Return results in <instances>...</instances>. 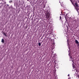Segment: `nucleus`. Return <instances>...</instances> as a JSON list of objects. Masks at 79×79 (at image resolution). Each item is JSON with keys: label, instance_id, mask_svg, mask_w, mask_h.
Returning a JSON list of instances; mask_svg holds the SVG:
<instances>
[{"label": "nucleus", "instance_id": "nucleus-1", "mask_svg": "<svg viewBox=\"0 0 79 79\" xmlns=\"http://www.w3.org/2000/svg\"><path fill=\"white\" fill-rule=\"evenodd\" d=\"M50 9H48L47 10L46 13V17L47 19H48L50 18Z\"/></svg>", "mask_w": 79, "mask_h": 79}, {"label": "nucleus", "instance_id": "nucleus-2", "mask_svg": "<svg viewBox=\"0 0 79 79\" xmlns=\"http://www.w3.org/2000/svg\"><path fill=\"white\" fill-rule=\"evenodd\" d=\"M65 18L66 20V21L65 22V25L67 24V25H69V22H68V20H67V18L66 17H65Z\"/></svg>", "mask_w": 79, "mask_h": 79}, {"label": "nucleus", "instance_id": "nucleus-3", "mask_svg": "<svg viewBox=\"0 0 79 79\" xmlns=\"http://www.w3.org/2000/svg\"><path fill=\"white\" fill-rule=\"evenodd\" d=\"M75 6H76V7H79V5L78 4V3H77V2L76 1L75 2Z\"/></svg>", "mask_w": 79, "mask_h": 79}, {"label": "nucleus", "instance_id": "nucleus-4", "mask_svg": "<svg viewBox=\"0 0 79 79\" xmlns=\"http://www.w3.org/2000/svg\"><path fill=\"white\" fill-rule=\"evenodd\" d=\"M70 61H72L73 63H74V62L73 61V59L71 56H70Z\"/></svg>", "mask_w": 79, "mask_h": 79}, {"label": "nucleus", "instance_id": "nucleus-5", "mask_svg": "<svg viewBox=\"0 0 79 79\" xmlns=\"http://www.w3.org/2000/svg\"><path fill=\"white\" fill-rule=\"evenodd\" d=\"M75 43H76V44H79V41H77V40H75Z\"/></svg>", "mask_w": 79, "mask_h": 79}, {"label": "nucleus", "instance_id": "nucleus-6", "mask_svg": "<svg viewBox=\"0 0 79 79\" xmlns=\"http://www.w3.org/2000/svg\"><path fill=\"white\" fill-rule=\"evenodd\" d=\"M75 9H76L77 11L78 12V10H79V7H75Z\"/></svg>", "mask_w": 79, "mask_h": 79}, {"label": "nucleus", "instance_id": "nucleus-7", "mask_svg": "<svg viewBox=\"0 0 79 79\" xmlns=\"http://www.w3.org/2000/svg\"><path fill=\"white\" fill-rule=\"evenodd\" d=\"M1 42L2 43H4V40L3 39H2Z\"/></svg>", "mask_w": 79, "mask_h": 79}, {"label": "nucleus", "instance_id": "nucleus-8", "mask_svg": "<svg viewBox=\"0 0 79 79\" xmlns=\"http://www.w3.org/2000/svg\"><path fill=\"white\" fill-rule=\"evenodd\" d=\"M67 45H69V40H67Z\"/></svg>", "mask_w": 79, "mask_h": 79}, {"label": "nucleus", "instance_id": "nucleus-9", "mask_svg": "<svg viewBox=\"0 0 79 79\" xmlns=\"http://www.w3.org/2000/svg\"><path fill=\"white\" fill-rule=\"evenodd\" d=\"M77 47L79 48V43L78 44H77Z\"/></svg>", "mask_w": 79, "mask_h": 79}, {"label": "nucleus", "instance_id": "nucleus-10", "mask_svg": "<svg viewBox=\"0 0 79 79\" xmlns=\"http://www.w3.org/2000/svg\"><path fill=\"white\" fill-rule=\"evenodd\" d=\"M38 45H39V46H40V45H41V44L40 43H38Z\"/></svg>", "mask_w": 79, "mask_h": 79}, {"label": "nucleus", "instance_id": "nucleus-11", "mask_svg": "<svg viewBox=\"0 0 79 79\" xmlns=\"http://www.w3.org/2000/svg\"><path fill=\"white\" fill-rule=\"evenodd\" d=\"M72 5H73V6H74L76 7V6H75V5H74V3H73V2H72Z\"/></svg>", "mask_w": 79, "mask_h": 79}, {"label": "nucleus", "instance_id": "nucleus-12", "mask_svg": "<svg viewBox=\"0 0 79 79\" xmlns=\"http://www.w3.org/2000/svg\"><path fill=\"white\" fill-rule=\"evenodd\" d=\"M66 13L65 12H64L63 13L64 15H66V14H65Z\"/></svg>", "mask_w": 79, "mask_h": 79}, {"label": "nucleus", "instance_id": "nucleus-13", "mask_svg": "<svg viewBox=\"0 0 79 79\" xmlns=\"http://www.w3.org/2000/svg\"><path fill=\"white\" fill-rule=\"evenodd\" d=\"M4 35L6 36V33H4Z\"/></svg>", "mask_w": 79, "mask_h": 79}, {"label": "nucleus", "instance_id": "nucleus-14", "mask_svg": "<svg viewBox=\"0 0 79 79\" xmlns=\"http://www.w3.org/2000/svg\"><path fill=\"white\" fill-rule=\"evenodd\" d=\"M60 20H61V16H60Z\"/></svg>", "mask_w": 79, "mask_h": 79}, {"label": "nucleus", "instance_id": "nucleus-15", "mask_svg": "<svg viewBox=\"0 0 79 79\" xmlns=\"http://www.w3.org/2000/svg\"><path fill=\"white\" fill-rule=\"evenodd\" d=\"M56 60H54V63H55V64H56Z\"/></svg>", "mask_w": 79, "mask_h": 79}, {"label": "nucleus", "instance_id": "nucleus-16", "mask_svg": "<svg viewBox=\"0 0 79 79\" xmlns=\"http://www.w3.org/2000/svg\"><path fill=\"white\" fill-rule=\"evenodd\" d=\"M9 2L10 3H11L12 2V1H11V0L9 1Z\"/></svg>", "mask_w": 79, "mask_h": 79}, {"label": "nucleus", "instance_id": "nucleus-17", "mask_svg": "<svg viewBox=\"0 0 79 79\" xmlns=\"http://www.w3.org/2000/svg\"><path fill=\"white\" fill-rule=\"evenodd\" d=\"M69 56H71V53H69Z\"/></svg>", "mask_w": 79, "mask_h": 79}, {"label": "nucleus", "instance_id": "nucleus-18", "mask_svg": "<svg viewBox=\"0 0 79 79\" xmlns=\"http://www.w3.org/2000/svg\"><path fill=\"white\" fill-rule=\"evenodd\" d=\"M71 3H73V1H72V0H71Z\"/></svg>", "mask_w": 79, "mask_h": 79}, {"label": "nucleus", "instance_id": "nucleus-19", "mask_svg": "<svg viewBox=\"0 0 79 79\" xmlns=\"http://www.w3.org/2000/svg\"><path fill=\"white\" fill-rule=\"evenodd\" d=\"M43 37L44 36H43V37L41 38V39H42Z\"/></svg>", "mask_w": 79, "mask_h": 79}, {"label": "nucleus", "instance_id": "nucleus-20", "mask_svg": "<svg viewBox=\"0 0 79 79\" xmlns=\"http://www.w3.org/2000/svg\"><path fill=\"white\" fill-rule=\"evenodd\" d=\"M68 76H69V74L68 75Z\"/></svg>", "mask_w": 79, "mask_h": 79}, {"label": "nucleus", "instance_id": "nucleus-21", "mask_svg": "<svg viewBox=\"0 0 79 79\" xmlns=\"http://www.w3.org/2000/svg\"><path fill=\"white\" fill-rule=\"evenodd\" d=\"M74 21H75V20H74Z\"/></svg>", "mask_w": 79, "mask_h": 79}]
</instances>
